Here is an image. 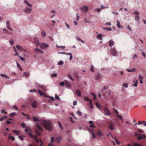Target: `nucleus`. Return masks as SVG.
<instances>
[{
    "label": "nucleus",
    "instance_id": "obj_1",
    "mask_svg": "<svg viewBox=\"0 0 146 146\" xmlns=\"http://www.w3.org/2000/svg\"><path fill=\"white\" fill-rule=\"evenodd\" d=\"M42 124L44 126L45 129L49 131L53 130V123L50 120H42Z\"/></svg>",
    "mask_w": 146,
    "mask_h": 146
},
{
    "label": "nucleus",
    "instance_id": "obj_2",
    "mask_svg": "<svg viewBox=\"0 0 146 146\" xmlns=\"http://www.w3.org/2000/svg\"><path fill=\"white\" fill-rule=\"evenodd\" d=\"M29 7H26L24 9V12L27 14H30L32 11V9Z\"/></svg>",
    "mask_w": 146,
    "mask_h": 146
},
{
    "label": "nucleus",
    "instance_id": "obj_3",
    "mask_svg": "<svg viewBox=\"0 0 146 146\" xmlns=\"http://www.w3.org/2000/svg\"><path fill=\"white\" fill-rule=\"evenodd\" d=\"M39 46H40V48H42V49H44V48H47L48 47L49 45L45 42H43L40 43Z\"/></svg>",
    "mask_w": 146,
    "mask_h": 146
},
{
    "label": "nucleus",
    "instance_id": "obj_4",
    "mask_svg": "<svg viewBox=\"0 0 146 146\" xmlns=\"http://www.w3.org/2000/svg\"><path fill=\"white\" fill-rule=\"evenodd\" d=\"M104 111L105 112L104 113V115H108L110 116V110L107 107H105L104 108Z\"/></svg>",
    "mask_w": 146,
    "mask_h": 146
},
{
    "label": "nucleus",
    "instance_id": "obj_5",
    "mask_svg": "<svg viewBox=\"0 0 146 146\" xmlns=\"http://www.w3.org/2000/svg\"><path fill=\"white\" fill-rule=\"evenodd\" d=\"M34 42L35 43V45H36V47H38L39 45L40 44V43H39V41L38 39V38L36 37H35L34 38Z\"/></svg>",
    "mask_w": 146,
    "mask_h": 146
},
{
    "label": "nucleus",
    "instance_id": "obj_6",
    "mask_svg": "<svg viewBox=\"0 0 146 146\" xmlns=\"http://www.w3.org/2000/svg\"><path fill=\"white\" fill-rule=\"evenodd\" d=\"M10 23V21L9 20L7 21V22H6V27L10 31H13V29L10 27V25L9 24Z\"/></svg>",
    "mask_w": 146,
    "mask_h": 146
},
{
    "label": "nucleus",
    "instance_id": "obj_7",
    "mask_svg": "<svg viewBox=\"0 0 146 146\" xmlns=\"http://www.w3.org/2000/svg\"><path fill=\"white\" fill-rule=\"evenodd\" d=\"M38 93L40 94V96H43L46 98H50L49 96L46 95L44 93L41 92L40 90H38Z\"/></svg>",
    "mask_w": 146,
    "mask_h": 146
},
{
    "label": "nucleus",
    "instance_id": "obj_8",
    "mask_svg": "<svg viewBox=\"0 0 146 146\" xmlns=\"http://www.w3.org/2000/svg\"><path fill=\"white\" fill-rule=\"evenodd\" d=\"M110 53H111L112 55L115 56L117 53V51L114 48H113L110 51Z\"/></svg>",
    "mask_w": 146,
    "mask_h": 146
},
{
    "label": "nucleus",
    "instance_id": "obj_9",
    "mask_svg": "<svg viewBox=\"0 0 146 146\" xmlns=\"http://www.w3.org/2000/svg\"><path fill=\"white\" fill-rule=\"evenodd\" d=\"M88 7L86 6H84L81 8V10H82L83 12L85 13L87 12L88 11Z\"/></svg>",
    "mask_w": 146,
    "mask_h": 146
},
{
    "label": "nucleus",
    "instance_id": "obj_10",
    "mask_svg": "<svg viewBox=\"0 0 146 146\" xmlns=\"http://www.w3.org/2000/svg\"><path fill=\"white\" fill-rule=\"evenodd\" d=\"M138 135H139L138 137H137V138L138 140H140L141 139H144V138H145L146 136L144 134H138Z\"/></svg>",
    "mask_w": 146,
    "mask_h": 146
},
{
    "label": "nucleus",
    "instance_id": "obj_11",
    "mask_svg": "<svg viewBox=\"0 0 146 146\" xmlns=\"http://www.w3.org/2000/svg\"><path fill=\"white\" fill-rule=\"evenodd\" d=\"M23 3H24L25 4L27 5V6H28V7L30 8H32V5L29 3V2L27 0H24V1H23Z\"/></svg>",
    "mask_w": 146,
    "mask_h": 146
},
{
    "label": "nucleus",
    "instance_id": "obj_12",
    "mask_svg": "<svg viewBox=\"0 0 146 146\" xmlns=\"http://www.w3.org/2000/svg\"><path fill=\"white\" fill-rule=\"evenodd\" d=\"M25 132L26 133H30L31 132V130L28 127H26L25 128Z\"/></svg>",
    "mask_w": 146,
    "mask_h": 146
},
{
    "label": "nucleus",
    "instance_id": "obj_13",
    "mask_svg": "<svg viewBox=\"0 0 146 146\" xmlns=\"http://www.w3.org/2000/svg\"><path fill=\"white\" fill-rule=\"evenodd\" d=\"M102 76L101 74H97L95 75V80H99L101 78Z\"/></svg>",
    "mask_w": 146,
    "mask_h": 146
},
{
    "label": "nucleus",
    "instance_id": "obj_14",
    "mask_svg": "<svg viewBox=\"0 0 146 146\" xmlns=\"http://www.w3.org/2000/svg\"><path fill=\"white\" fill-rule=\"evenodd\" d=\"M65 85L67 88L70 89L71 88V85L69 84V82L67 81H65Z\"/></svg>",
    "mask_w": 146,
    "mask_h": 146
},
{
    "label": "nucleus",
    "instance_id": "obj_15",
    "mask_svg": "<svg viewBox=\"0 0 146 146\" xmlns=\"http://www.w3.org/2000/svg\"><path fill=\"white\" fill-rule=\"evenodd\" d=\"M31 105H32V107L33 108H36L37 105L36 104V102L35 101H33L31 103Z\"/></svg>",
    "mask_w": 146,
    "mask_h": 146
},
{
    "label": "nucleus",
    "instance_id": "obj_16",
    "mask_svg": "<svg viewBox=\"0 0 146 146\" xmlns=\"http://www.w3.org/2000/svg\"><path fill=\"white\" fill-rule=\"evenodd\" d=\"M62 140V138L61 137L59 136L58 137L56 138V142L59 143L61 141V140Z\"/></svg>",
    "mask_w": 146,
    "mask_h": 146
},
{
    "label": "nucleus",
    "instance_id": "obj_17",
    "mask_svg": "<svg viewBox=\"0 0 146 146\" xmlns=\"http://www.w3.org/2000/svg\"><path fill=\"white\" fill-rule=\"evenodd\" d=\"M117 21V24H116V26L117 27V28L119 29H122V27L120 26V24L119 22L118 21V20H116Z\"/></svg>",
    "mask_w": 146,
    "mask_h": 146
},
{
    "label": "nucleus",
    "instance_id": "obj_18",
    "mask_svg": "<svg viewBox=\"0 0 146 146\" xmlns=\"http://www.w3.org/2000/svg\"><path fill=\"white\" fill-rule=\"evenodd\" d=\"M89 123L90 124V127L95 128V126L94 125H93V121H89Z\"/></svg>",
    "mask_w": 146,
    "mask_h": 146
},
{
    "label": "nucleus",
    "instance_id": "obj_19",
    "mask_svg": "<svg viewBox=\"0 0 146 146\" xmlns=\"http://www.w3.org/2000/svg\"><path fill=\"white\" fill-rule=\"evenodd\" d=\"M109 44L110 47H111L114 44V42L112 40H110L109 41Z\"/></svg>",
    "mask_w": 146,
    "mask_h": 146
},
{
    "label": "nucleus",
    "instance_id": "obj_20",
    "mask_svg": "<svg viewBox=\"0 0 146 146\" xmlns=\"http://www.w3.org/2000/svg\"><path fill=\"white\" fill-rule=\"evenodd\" d=\"M97 38L100 40H102V34H100L97 36Z\"/></svg>",
    "mask_w": 146,
    "mask_h": 146
},
{
    "label": "nucleus",
    "instance_id": "obj_21",
    "mask_svg": "<svg viewBox=\"0 0 146 146\" xmlns=\"http://www.w3.org/2000/svg\"><path fill=\"white\" fill-rule=\"evenodd\" d=\"M128 87V84L126 83H123V87H122V89L124 90V88H127Z\"/></svg>",
    "mask_w": 146,
    "mask_h": 146
},
{
    "label": "nucleus",
    "instance_id": "obj_22",
    "mask_svg": "<svg viewBox=\"0 0 146 146\" xmlns=\"http://www.w3.org/2000/svg\"><path fill=\"white\" fill-rule=\"evenodd\" d=\"M41 36L42 37H44L46 36V33L43 30H42L41 31Z\"/></svg>",
    "mask_w": 146,
    "mask_h": 146
},
{
    "label": "nucleus",
    "instance_id": "obj_23",
    "mask_svg": "<svg viewBox=\"0 0 146 146\" xmlns=\"http://www.w3.org/2000/svg\"><path fill=\"white\" fill-rule=\"evenodd\" d=\"M0 75H1V77L3 78H6L7 79H9V77L7 75H6L5 74H0Z\"/></svg>",
    "mask_w": 146,
    "mask_h": 146
},
{
    "label": "nucleus",
    "instance_id": "obj_24",
    "mask_svg": "<svg viewBox=\"0 0 146 146\" xmlns=\"http://www.w3.org/2000/svg\"><path fill=\"white\" fill-rule=\"evenodd\" d=\"M104 30H107L108 31H111V27H101Z\"/></svg>",
    "mask_w": 146,
    "mask_h": 146
},
{
    "label": "nucleus",
    "instance_id": "obj_25",
    "mask_svg": "<svg viewBox=\"0 0 146 146\" xmlns=\"http://www.w3.org/2000/svg\"><path fill=\"white\" fill-rule=\"evenodd\" d=\"M36 126L37 128L40 131H42L43 130V129L42 127L38 124H36Z\"/></svg>",
    "mask_w": 146,
    "mask_h": 146
},
{
    "label": "nucleus",
    "instance_id": "obj_26",
    "mask_svg": "<svg viewBox=\"0 0 146 146\" xmlns=\"http://www.w3.org/2000/svg\"><path fill=\"white\" fill-rule=\"evenodd\" d=\"M76 39H77V40H78V41H80V42H81V43L83 44H84V40L81 39V38H79V37H77V38H76Z\"/></svg>",
    "mask_w": 146,
    "mask_h": 146
},
{
    "label": "nucleus",
    "instance_id": "obj_27",
    "mask_svg": "<svg viewBox=\"0 0 146 146\" xmlns=\"http://www.w3.org/2000/svg\"><path fill=\"white\" fill-rule=\"evenodd\" d=\"M32 118H33V120L34 121L38 122L39 121L38 119L36 117H33Z\"/></svg>",
    "mask_w": 146,
    "mask_h": 146
},
{
    "label": "nucleus",
    "instance_id": "obj_28",
    "mask_svg": "<svg viewBox=\"0 0 146 146\" xmlns=\"http://www.w3.org/2000/svg\"><path fill=\"white\" fill-rule=\"evenodd\" d=\"M13 131L17 135H20V131L19 130H13Z\"/></svg>",
    "mask_w": 146,
    "mask_h": 146
},
{
    "label": "nucleus",
    "instance_id": "obj_29",
    "mask_svg": "<svg viewBox=\"0 0 146 146\" xmlns=\"http://www.w3.org/2000/svg\"><path fill=\"white\" fill-rule=\"evenodd\" d=\"M76 93H77V95H78V96L79 97L81 96V92L79 90H76Z\"/></svg>",
    "mask_w": 146,
    "mask_h": 146
},
{
    "label": "nucleus",
    "instance_id": "obj_30",
    "mask_svg": "<svg viewBox=\"0 0 146 146\" xmlns=\"http://www.w3.org/2000/svg\"><path fill=\"white\" fill-rule=\"evenodd\" d=\"M109 128L111 130H114V126L112 124H110L109 125Z\"/></svg>",
    "mask_w": 146,
    "mask_h": 146
},
{
    "label": "nucleus",
    "instance_id": "obj_31",
    "mask_svg": "<svg viewBox=\"0 0 146 146\" xmlns=\"http://www.w3.org/2000/svg\"><path fill=\"white\" fill-rule=\"evenodd\" d=\"M84 100H85L87 101H89V103H90V102H91V103H92V101L91 100L89 99V98L87 97H85V98H84Z\"/></svg>",
    "mask_w": 146,
    "mask_h": 146
},
{
    "label": "nucleus",
    "instance_id": "obj_32",
    "mask_svg": "<svg viewBox=\"0 0 146 146\" xmlns=\"http://www.w3.org/2000/svg\"><path fill=\"white\" fill-rule=\"evenodd\" d=\"M96 106H97V108H98L99 109H101V106L98 103L96 102Z\"/></svg>",
    "mask_w": 146,
    "mask_h": 146
},
{
    "label": "nucleus",
    "instance_id": "obj_33",
    "mask_svg": "<svg viewBox=\"0 0 146 146\" xmlns=\"http://www.w3.org/2000/svg\"><path fill=\"white\" fill-rule=\"evenodd\" d=\"M113 109L114 112L115 113L116 115V116H118V115L119 114H118V111L116 110L113 108Z\"/></svg>",
    "mask_w": 146,
    "mask_h": 146
},
{
    "label": "nucleus",
    "instance_id": "obj_34",
    "mask_svg": "<svg viewBox=\"0 0 146 146\" xmlns=\"http://www.w3.org/2000/svg\"><path fill=\"white\" fill-rule=\"evenodd\" d=\"M139 17L138 15L135 16V21H136L137 22H138L139 21Z\"/></svg>",
    "mask_w": 146,
    "mask_h": 146
},
{
    "label": "nucleus",
    "instance_id": "obj_35",
    "mask_svg": "<svg viewBox=\"0 0 146 146\" xmlns=\"http://www.w3.org/2000/svg\"><path fill=\"white\" fill-rule=\"evenodd\" d=\"M57 123H58L59 126V127H60V128H61V129L63 130V127H62V125H61V124L60 123V122L58 121L57 122Z\"/></svg>",
    "mask_w": 146,
    "mask_h": 146
},
{
    "label": "nucleus",
    "instance_id": "obj_36",
    "mask_svg": "<svg viewBox=\"0 0 146 146\" xmlns=\"http://www.w3.org/2000/svg\"><path fill=\"white\" fill-rule=\"evenodd\" d=\"M67 54L68 55L70 56V60H71L72 59V54L70 53H67Z\"/></svg>",
    "mask_w": 146,
    "mask_h": 146
},
{
    "label": "nucleus",
    "instance_id": "obj_37",
    "mask_svg": "<svg viewBox=\"0 0 146 146\" xmlns=\"http://www.w3.org/2000/svg\"><path fill=\"white\" fill-rule=\"evenodd\" d=\"M16 115V113L15 112H13L12 113H11L10 114V117H13L15 115Z\"/></svg>",
    "mask_w": 146,
    "mask_h": 146
},
{
    "label": "nucleus",
    "instance_id": "obj_38",
    "mask_svg": "<svg viewBox=\"0 0 146 146\" xmlns=\"http://www.w3.org/2000/svg\"><path fill=\"white\" fill-rule=\"evenodd\" d=\"M9 43L10 45H12L14 44L13 40V39H10V41H9Z\"/></svg>",
    "mask_w": 146,
    "mask_h": 146
},
{
    "label": "nucleus",
    "instance_id": "obj_39",
    "mask_svg": "<svg viewBox=\"0 0 146 146\" xmlns=\"http://www.w3.org/2000/svg\"><path fill=\"white\" fill-rule=\"evenodd\" d=\"M64 63L63 62V61L62 60H60L59 61L58 64V65H62Z\"/></svg>",
    "mask_w": 146,
    "mask_h": 146
},
{
    "label": "nucleus",
    "instance_id": "obj_40",
    "mask_svg": "<svg viewBox=\"0 0 146 146\" xmlns=\"http://www.w3.org/2000/svg\"><path fill=\"white\" fill-rule=\"evenodd\" d=\"M16 47H17V48L19 50H22V48H21V46L19 45H17V46H16Z\"/></svg>",
    "mask_w": 146,
    "mask_h": 146
},
{
    "label": "nucleus",
    "instance_id": "obj_41",
    "mask_svg": "<svg viewBox=\"0 0 146 146\" xmlns=\"http://www.w3.org/2000/svg\"><path fill=\"white\" fill-rule=\"evenodd\" d=\"M54 98H55V99H57V100H58V101L60 100V99L59 98L58 96L56 94L55 95V97H54Z\"/></svg>",
    "mask_w": 146,
    "mask_h": 146
},
{
    "label": "nucleus",
    "instance_id": "obj_42",
    "mask_svg": "<svg viewBox=\"0 0 146 146\" xmlns=\"http://www.w3.org/2000/svg\"><path fill=\"white\" fill-rule=\"evenodd\" d=\"M109 7H104L102 5H101V7L99 9H107Z\"/></svg>",
    "mask_w": 146,
    "mask_h": 146
},
{
    "label": "nucleus",
    "instance_id": "obj_43",
    "mask_svg": "<svg viewBox=\"0 0 146 146\" xmlns=\"http://www.w3.org/2000/svg\"><path fill=\"white\" fill-rule=\"evenodd\" d=\"M56 47L57 48H61L63 49H64L65 48V46H58L57 44H56Z\"/></svg>",
    "mask_w": 146,
    "mask_h": 146
},
{
    "label": "nucleus",
    "instance_id": "obj_44",
    "mask_svg": "<svg viewBox=\"0 0 146 146\" xmlns=\"http://www.w3.org/2000/svg\"><path fill=\"white\" fill-rule=\"evenodd\" d=\"M133 14H135L136 15H139V12L137 11H135L134 12H133Z\"/></svg>",
    "mask_w": 146,
    "mask_h": 146
},
{
    "label": "nucleus",
    "instance_id": "obj_45",
    "mask_svg": "<svg viewBox=\"0 0 146 146\" xmlns=\"http://www.w3.org/2000/svg\"><path fill=\"white\" fill-rule=\"evenodd\" d=\"M35 140H36V143H38L39 142H40V144H41V142L40 141V140H41L40 139L38 140V139L36 138L35 139Z\"/></svg>",
    "mask_w": 146,
    "mask_h": 146
},
{
    "label": "nucleus",
    "instance_id": "obj_46",
    "mask_svg": "<svg viewBox=\"0 0 146 146\" xmlns=\"http://www.w3.org/2000/svg\"><path fill=\"white\" fill-rule=\"evenodd\" d=\"M17 67L20 70H22V68H21V67L20 65L18 63H17Z\"/></svg>",
    "mask_w": 146,
    "mask_h": 146
},
{
    "label": "nucleus",
    "instance_id": "obj_47",
    "mask_svg": "<svg viewBox=\"0 0 146 146\" xmlns=\"http://www.w3.org/2000/svg\"><path fill=\"white\" fill-rule=\"evenodd\" d=\"M88 131L90 132H92V133L94 132V131L92 129L90 128L89 127L88 128Z\"/></svg>",
    "mask_w": 146,
    "mask_h": 146
},
{
    "label": "nucleus",
    "instance_id": "obj_48",
    "mask_svg": "<svg viewBox=\"0 0 146 146\" xmlns=\"http://www.w3.org/2000/svg\"><path fill=\"white\" fill-rule=\"evenodd\" d=\"M97 134H98V135L99 136H101L102 133L101 131L100 130L98 131V132H97Z\"/></svg>",
    "mask_w": 146,
    "mask_h": 146
},
{
    "label": "nucleus",
    "instance_id": "obj_49",
    "mask_svg": "<svg viewBox=\"0 0 146 146\" xmlns=\"http://www.w3.org/2000/svg\"><path fill=\"white\" fill-rule=\"evenodd\" d=\"M29 92H36L37 90L36 89H34L33 90H29Z\"/></svg>",
    "mask_w": 146,
    "mask_h": 146
},
{
    "label": "nucleus",
    "instance_id": "obj_50",
    "mask_svg": "<svg viewBox=\"0 0 146 146\" xmlns=\"http://www.w3.org/2000/svg\"><path fill=\"white\" fill-rule=\"evenodd\" d=\"M101 9L99 8H97V9H95V10H96L98 12H99L101 10V9Z\"/></svg>",
    "mask_w": 146,
    "mask_h": 146
},
{
    "label": "nucleus",
    "instance_id": "obj_51",
    "mask_svg": "<svg viewBox=\"0 0 146 146\" xmlns=\"http://www.w3.org/2000/svg\"><path fill=\"white\" fill-rule=\"evenodd\" d=\"M41 50H40L37 48H36L34 49V50H35V52H38Z\"/></svg>",
    "mask_w": 146,
    "mask_h": 146
},
{
    "label": "nucleus",
    "instance_id": "obj_52",
    "mask_svg": "<svg viewBox=\"0 0 146 146\" xmlns=\"http://www.w3.org/2000/svg\"><path fill=\"white\" fill-rule=\"evenodd\" d=\"M68 78H69L70 79V80H72V81H74V79H73V78H72V77L71 76H70V75H68Z\"/></svg>",
    "mask_w": 146,
    "mask_h": 146
},
{
    "label": "nucleus",
    "instance_id": "obj_53",
    "mask_svg": "<svg viewBox=\"0 0 146 146\" xmlns=\"http://www.w3.org/2000/svg\"><path fill=\"white\" fill-rule=\"evenodd\" d=\"M26 125H25V124L24 123H22L21 124V126H22V127L23 128H24L25 127Z\"/></svg>",
    "mask_w": 146,
    "mask_h": 146
},
{
    "label": "nucleus",
    "instance_id": "obj_54",
    "mask_svg": "<svg viewBox=\"0 0 146 146\" xmlns=\"http://www.w3.org/2000/svg\"><path fill=\"white\" fill-rule=\"evenodd\" d=\"M9 139H11L12 140L14 141L15 140V138L13 136H9L8 137Z\"/></svg>",
    "mask_w": 146,
    "mask_h": 146
},
{
    "label": "nucleus",
    "instance_id": "obj_55",
    "mask_svg": "<svg viewBox=\"0 0 146 146\" xmlns=\"http://www.w3.org/2000/svg\"><path fill=\"white\" fill-rule=\"evenodd\" d=\"M115 142H116V144H117V145H120V143L117 140L116 138H115Z\"/></svg>",
    "mask_w": 146,
    "mask_h": 146
},
{
    "label": "nucleus",
    "instance_id": "obj_56",
    "mask_svg": "<svg viewBox=\"0 0 146 146\" xmlns=\"http://www.w3.org/2000/svg\"><path fill=\"white\" fill-rule=\"evenodd\" d=\"M50 76H51L52 77H54L55 76H57V74L56 73L52 74H51V75H50Z\"/></svg>",
    "mask_w": 146,
    "mask_h": 146
},
{
    "label": "nucleus",
    "instance_id": "obj_57",
    "mask_svg": "<svg viewBox=\"0 0 146 146\" xmlns=\"http://www.w3.org/2000/svg\"><path fill=\"white\" fill-rule=\"evenodd\" d=\"M3 32H6V33H7V34H9V31L5 29H3Z\"/></svg>",
    "mask_w": 146,
    "mask_h": 146
},
{
    "label": "nucleus",
    "instance_id": "obj_58",
    "mask_svg": "<svg viewBox=\"0 0 146 146\" xmlns=\"http://www.w3.org/2000/svg\"><path fill=\"white\" fill-rule=\"evenodd\" d=\"M35 131H36V133L37 135H40V133L39 132H38V130L37 129H36V130H35Z\"/></svg>",
    "mask_w": 146,
    "mask_h": 146
},
{
    "label": "nucleus",
    "instance_id": "obj_59",
    "mask_svg": "<svg viewBox=\"0 0 146 146\" xmlns=\"http://www.w3.org/2000/svg\"><path fill=\"white\" fill-rule=\"evenodd\" d=\"M137 80H135V83L134 84H133L134 87H137Z\"/></svg>",
    "mask_w": 146,
    "mask_h": 146
},
{
    "label": "nucleus",
    "instance_id": "obj_60",
    "mask_svg": "<svg viewBox=\"0 0 146 146\" xmlns=\"http://www.w3.org/2000/svg\"><path fill=\"white\" fill-rule=\"evenodd\" d=\"M80 18V17L78 15V14L76 15V20L77 21H78L79 20V18Z\"/></svg>",
    "mask_w": 146,
    "mask_h": 146
},
{
    "label": "nucleus",
    "instance_id": "obj_61",
    "mask_svg": "<svg viewBox=\"0 0 146 146\" xmlns=\"http://www.w3.org/2000/svg\"><path fill=\"white\" fill-rule=\"evenodd\" d=\"M133 146H142V145L137 143H134Z\"/></svg>",
    "mask_w": 146,
    "mask_h": 146
},
{
    "label": "nucleus",
    "instance_id": "obj_62",
    "mask_svg": "<svg viewBox=\"0 0 146 146\" xmlns=\"http://www.w3.org/2000/svg\"><path fill=\"white\" fill-rule=\"evenodd\" d=\"M23 74H24V75H25L26 77H28L29 76V74L26 72H24V73H23Z\"/></svg>",
    "mask_w": 146,
    "mask_h": 146
},
{
    "label": "nucleus",
    "instance_id": "obj_63",
    "mask_svg": "<svg viewBox=\"0 0 146 146\" xmlns=\"http://www.w3.org/2000/svg\"><path fill=\"white\" fill-rule=\"evenodd\" d=\"M77 114L80 116H81V115H82V113L79 111H77Z\"/></svg>",
    "mask_w": 146,
    "mask_h": 146
},
{
    "label": "nucleus",
    "instance_id": "obj_64",
    "mask_svg": "<svg viewBox=\"0 0 146 146\" xmlns=\"http://www.w3.org/2000/svg\"><path fill=\"white\" fill-rule=\"evenodd\" d=\"M60 84V85L61 86H63L64 85L65 83L63 82H61L60 83V84Z\"/></svg>",
    "mask_w": 146,
    "mask_h": 146
}]
</instances>
